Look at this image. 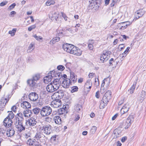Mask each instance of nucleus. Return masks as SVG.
Instances as JSON below:
<instances>
[{
    "mask_svg": "<svg viewBox=\"0 0 146 146\" xmlns=\"http://www.w3.org/2000/svg\"><path fill=\"white\" fill-rule=\"evenodd\" d=\"M58 79L54 80L52 82L46 86L47 91L49 92H52L58 90L60 86L61 82Z\"/></svg>",
    "mask_w": 146,
    "mask_h": 146,
    "instance_id": "nucleus-1",
    "label": "nucleus"
},
{
    "mask_svg": "<svg viewBox=\"0 0 146 146\" xmlns=\"http://www.w3.org/2000/svg\"><path fill=\"white\" fill-rule=\"evenodd\" d=\"M128 104H126L124 105L121 110V115L124 113H127L129 109Z\"/></svg>",
    "mask_w": 146,
    "mask_h": 146,
    "instance_id": "nucleus-19",
    "label": "nucleus"
},
{
    "mask_svg": "<svg viewBox=\"0 0 146 146\" xmlns=\"http://www.w3.org/2000/svg\"><path fill=\"white\" fill-rule=\"evenodd\" d=\"M36 123V119L33 117H31L26 122V123H29V125L31 126H35Z\"/></svg>",
    "mask_w": 146,
    "mask_h": 146,
    "instance_id": "nucleus-18",
    "label": "nucleus"
},
{
    "mask_svg": "<svg viewBox=\"0 0 146 146\" xmlns=\"http://www.w3.org/2000/svg\"><path fill=\"white\" fill-rule=\"evenodd\" d=\"M111 91H107L102 100L103 102L106 104H107L111 98Z\"/></svg>",
    "mask_w": 146,
    "mask_h": 146,
    "instance_id": "nucleus-6",
    "label": "nucleus"
},
{
    "mask_svg": "<svg viewBox=\"0 0 146 146\" xmlns=\"http://www.w3.org/2000/svg\"><path fill=\"white\" fill-rule=\"evenodd\" d=\"M70 83V79L68 78H65L63 80L62 83V86L64 88H67L69 87Z\"/></svg>",
    "mask_w": 146,
    "mask_h": 146,
    "instance_id": "nucleus-13",
    "label": "nucleus"
},
{
    "mask_svg": "<svg viewBox=\"0 0 146 146\" xmlns=\"http://www.w3.org/2000/svg\"><path fill=\"white\" fill-rule=\"evenodd\" d=\"M31 134L29 133H25V137L26 138H28L29 137H31Z\"/></svg>",
    "mask_w": 146,
    "mask_h": 146,
    "instance_id": "nucleus-60",
    "label": "nucleus"
},
{
    "mask_svg": "<svg viewBox=\"0 0 146 146\" xmlns=\"http://www.w3.org/2000/svg\"><path fill=\"white\" fill-rule=\"evenodd\" d=\"M114 59L113 58H111L109 60V62L110 65H113V63L114 62Z\"/></svg>",
    "mask_w": 146,
    "mask_h": 146,
    "instance_id": "nucleus-61",
    "label": "nucleus"
},
{
    "mask_svg": "<svg viewBox=\"0 0 146 146\" xmlns=\"http://www.w3.org/2000/svg\"><path fill=\"white\" fill-rule=\"evenodd\" d=\"M34 48L35 44L33 43H31L29 45L27 51L28 53L31 52L34 50Z\"/></svg>",
    "mask_w": 146,
    "mask_h": 146,
    "instance_id": "nucleus-31",
    "label": "nucleus"
},
{
    "mask_svg": "<svg viewBox=\"0 0 146 146\" xmlns=\"http://www.w3.org/2000/svg\"><path fill=\"white\" fill-rule=\"evenodd\" d=\"M44 136L42 133L38 132L36 133L34 137L37 139H38Z\"/></svg>",
    "mask_w": 146,
    "mask_h": 146,
    "instance_id": "nucleus-34",
    "label": "nucleus"
},
{
    "mask_svg": "<svg viewBox=\"0 0 146 146\" xmlns=\"http://www.w3.org/2000/svg\"><path fill=\"white\" fill-rule=\"evenodd\" d=\"M118 48L119 50H122L124 48L125 46L123 44H121L119 45Z\"/></svg>",
    "mask_w": 146,
    "mask_h": 146,
    "instance_id": "nucleus-57",
    "label": "nucleus"
},
{
    "mask_svg": "<svg viewBox=\"0 0 146 146\" xmlns=\"http://www.w3.org/2000/svg\"><path fill=\"white\" fill-rule=\"evenodd\" d=\"M15 131L14 130L11 128L9 130L7 131V134L8 135V137H11L13 136L15 134Z\"/></svg>",
    "mask_w": 146,
    "mask_h": 146,
    "instance_id": "nucleus-32",
    "label": "nucleus"
},
{
    "mask_svg": "<svg viewBox=\"0 0 146 146\" xmlns=\"http://www.w3.org/2000/svg\"><path fill=\"white\" fill-rule=\"evenodd\" d=\"M146 92L144 90H142L141 92L140 96L138 100L141 103L144 100Z\"/></svg>",
    "mask_w": 146,
    "mask_h": 146,
    "instance_id": "nucleus-26",
    "label": "nucleus"
},
{
    "mask_svg": "<svg viewBox=\"0 0 146 146\" xmlns=\"http://www.w3.org/2000/svg\"><path fill=\"white\" fill-rule=\"evenodd\" d=\"M9 100L8 98H5L4 97L2 98L0 101V108H4Z\"/></svg>",
    "mask_w": 146,
    "mask_h": 146,
    "instance_id": "nucleus-14",
    "label": "nucleus"
},
{
    "mask_svg": "<svg viewBox=\"0 0 146 146\" xmlns=\"http://www.w3.org/2000/svg\"><path fill=\"white\" fill-rule=\"evenodd\" d=\"M125 22V25H126V27H127L128 26H129L132 23V21L131 22L129 21H126L125 22Z\"/></svg>",
    "mask_w": 146,
    "mask_h": 146,
    "instance_id": "nucleus-63",
    "label": "nucleus"
},
{
    "mask_svg": "<svg viewBox=\"0 0 146 146\" xmlns=\"http://www.w3.org/2000/svg\"><path fill=\"white\" fill-rule=\"evenodd\" d=\"M136 85V83L135 84H133L131 86L130 89V92L131 94H132L133 93L134 90L135 88V86Z\"/></svg>",
    "mask_w": 146,
    "mask_h": 146,
    "instance_id": "nucleus-43",
    "label": "nucleus"
},
{
    "mask_svg": "<svg viewBox=\"0 0 146 146\" xmlns=\"http://www.w3.org/2000/svg\"><path fill=\"white\" fill-rule=\"evenodd\" d=\"M92 86V83L90 80H88L85 83L84 87L85 88L88 89V91H90Z\"/></svg>",
    "mask_w": 146,
    "mask_h": 146,
    "instance_id": "nucleus-25",
    "label": "nucleus"
},
{
    "mask_svg": "<svg viewBox=\"0 0 146 146\" xmlns=\"http://www.w3.org/2000/svg\"><path fill=\"white\" fill-rule=\"evenodd\" d=\"M82 109V106L81 105L78 104L75 106L74 107V110L77 112H79L81 111V110Z\"/></svg>",
    "mask_w": 146,
    "mask_h": 146,
    "instance_id": "nucleus-35",
    "label": "nucleus"
},
{
    "mask_svg": "<svg viewBox=\"0 0 146 146\" xmlns=\"http://www.w3.org/2000/svg\"><path fill=\"white\" fill-rule=\"evenodd\" d=\"M58 70H63L65 69V67L62 65H59L57 67Z\"/></svg>",
    "mask_w": 146,
    "mask_h": 146,
    "instance_id": "nucleus-54",
    "label": "nucleus"
},
{
    "mask_svg": "<svg viewBox=\"0 0 146 146\" xmlns=\"http://www.w3.org/2000/svg\"><path fill=\"white\" fill-rule=\"evenodd\" d=\"M36 27V25L35 24L33 25L28 27V30L29 31H31L33 29H35Z\"/></svg>",
    "mask_w": 146,
    "mask_h": 146,
    "instance_id": "nucleus-51",
    "label": "nucleus"
},
{
    "mask_svg": "<svg viewBox=\"0 0 146 146\" xmlns=\"http://www.w3.org/2000/svg\"><path fill=\"white\" fill-rule=\"evenodd\" d=\"M125 22H123L118 23L117 25V28L120 30H123L126 28Z\"/></svg>",
    "mask_w": 146,
    "mask_h": 146,
    "instance_id": "nucleus-23",
    "label": "nucleus"
},
{
    "mask_svg": "<svg viewBox=\"0 0 146 146\" xmlns=\"http://www.w3.org/2000/svg\"><path fill=\"white\" fill-rule=\"evenodd\" d=\"M97 129V127H96L95 126H92L91 129V133L92 134H94L96 132Z\"/></svg>",
    "mask_w": 146,
    "mask_h": 146,
    "instance_id": "nucleus-44",
    "label": "nucleus"
},
{
    "mask_svg": "<svg viewBox=\"0 0 146 146\" xmlns=\"http://www.w3.org/2000/svg\"><path fill=\"white\" fill-rule=\"evenodd\" d=\"M14 123L16 128L19 132L25 130V127L23 125V122L14 121Z\"/></svg>",
    "mask_w": 146,
    "mask_h": 146,
    "instance_id": "nucleus-10",
    "label": "nucleus"
},
{
    "mask_svg": "<svg viewBox=\"0 0 146 146\" xmlns=\"http://www.w3.org/2000/svg\"><path fill=\"white\" fill-rule=\"evenodd\" d=\"M57 92L58 93L59 95V96H58L59 98H60V99L62 98L64 96V93L62 90H59L58 92Z\"/></svg>",
    "mask_w": 146,
    "mask_h": 146,
    "instance_id": "nucleus-41",
    "label": "nucleus"
},
{
    "mask_svg": "<svg viewBox=\"0 0 146 146\" xmlns=\"http://www.w3.org/2000/svg\"><path fill=\"white\" fill-rule=\"evenodd\" d=\"M58 113L59 115L64 114L65 116L68 113V109L66 106H64L63 108L59 109Z\"/></svg>",
    "mask_w": 146,
    "mask_h": 146,
    "instance_id": "nucleus-16",
    "label": "nucleus"
},
{
    "mask_svg": "<svg viewBox=\"0 0 146 146\" xmlns=\"http://www.w3.org/2000/svg\"><path fill=\"white\" fill-rule=\"evenodd\" d=\"M16 118L14 121L23 122V114L21 112L17 113L16 115Z\"/></svg>",
    "mask_w": 146,
    "mask_h": 146,
    "instance_id": "nucleus-21",
    "label": "nucleus"
},
{
    "mask_svg": "<svg viewBox=\"0 0 146 146\" xmlns=\"http://www.w3.org/2000/svg\"><path fill=\"white\" fill-rule=\"evenodd\" d=\"M40 110L38 108H35L33 110V111L35 114H38L40 111Z\"/></svg>",
    "mask_w": 146,
    "mask_h": 146,
    "instance_id": "nucleus-46",
    "label": "nucleus"
},
{
    "mask_svg": "<svg viewBox=\"0 0 146 146\" xmlns=\"http://www.w3.org/2000/svg\"><path fill=\"white\" fill-rule=\"evenodd\" d=\"M51 126L49 125L40 126V129L46 135H49L52 132Z\"/></svg>",
    "mask_w": 146,
    "mask_h": 146,
    "instance_id": "nucleus-7",
    "label": "nucleus"
},
{
    "mask_svg": "<svg viewBox=\"0 0 146 146\" xmlns=\"http://www.w3.org/2000/svg\"><path fill=\"white\" fill-rule=\"evenodd\" d=\"M27 82L28 84L31 87H35L36 85V81L32 79L28 80Z\"/></svg>",
    "mask_w": 146,
    "mask_h": 146,
    "instance_id": "nucleus-24",
    "label": "nucleus"
},
{
    "mask_svg": "<svg viewBox=\"0 0 146 146\" xmlns=\"http://www.w3.org/2000/svg\"><path fill=\"white\" fill-rule=\"evenodd\" d=\"M58 13H54L52 15V16L51 17L52 19H54L56 20L58 18Z\"/></svg>",
    "mask_w": 146,
    "mask_h": 146,
    "instance_id": "nucleus-45",
    "label": "nucleus"
},
{
    "mask_svg": "<svg viewBox=\"0 0 146 146\" xmlns=\"http://www.w3.org/2000/svg\"><path fill=\"white\" fill-rule=\"evenodd\" d=\"M17 29L16 28H14L11 31H9V34H11V36H14L17 31Z\"/></svg>",
    "mask_w": 146,
    "mask_h": 146,
    "instance_id": "nucleus-36",
    "label": "nucleus"
},
{
    "mask_svg": "<svg viewBox=\"0 0 146 146\" xmlns=\"http://www.w3.org/2000/svg\"><path fill=\"white\" fill-rule=\"evenodd\" d=\"M33 36L36 40L38 41H39L40 40H42L43 39V38L42 36H37L36 34L34 35H33Z\"/></svg>",
    "mask_w": 146,
    "mask_h": 146,
    "instance_id": "nucleus-48",
    "label": "nucleus"
},
{
    "mask_svg": "<svg viewBox=\"0 0 146 146\" xmlns=\"http://www.w3.org/2000/svg\"><path fill=\"white\" fill-rule=\"evenodd\" d=\"M70 79L71 80L74 82H76L77 79L76 78L74 75H71L70 76Z\"/></svg>",
    "mask_w": 146,
    "mask_h": 146,
    "instance_id": "nucleus-55",
    "label": "nucleus"
},
{
    "mask_svg": "<svg viewBox=\"0 0 146 146\" xmlns=\"http://www.w3.org/2000/svg\"><path fill=\"white\" fill-rule=\"evenodd\" d=\"M23 114L24 115L26 119H27L31 117V110H26L23 111Z\"/></svg>",
    "mask_w": 146,
    "mask_h": 146,
    "instance_id": "nucleus-27",
    "label": "nucleus"
},
{
    "mask_svg": "<svg viewBox=\"0 0 146 146\" xmlns=\"http://www.w3.org/2000/svg\"><path fill=\"white\" fill-rule=\"evenodd\" d=\"M27 145H35V146H41V145L37 144V143L36 141L33 140L31 139H29L27 141Z\"/></svg>",
    "mask_w": 146,
    "mask_h": 146,
    "instance_id": "nucleus-22",
    "label": "nucleus"
},
{
    "mask_svg": "<svg viewBox=\"0 0 146 146\" xmlns=\"http://www.w3.org/2000/svg\"><path fill=\"white\" fill-rule=\"evenodd\" d=\"M53 119L56 124H60L61 123L62 120L61 118L59 116H55L53 118Z\"/></svg>",
    "mask_w": 146,
    "mask_h": 146,
    "instance_id": "nucleus-28",
    "label": "nucleus"
},
{
    "mask_svg": "<svg viewBox=\"0 0 146 146\" xmlns=\"http://www.w3.org/2000/svg\"><path fill=\"white\" fill-rule=\"evenodd\" d=\"M113 134L115 135V137L116 138L119 137L122 135L121 131L117 129H115L113 131Z\"/></svg>",
    "mask_w": 146,
    "mask_h": 146,
    "instance_id": "nucleus-29",
    "label": "nucleus"
},
{
    "mask_svg": "<svg viewBox=\"0 0 146 146\" xmlns=\"http://www.w3.org/2000/svg\"><path fill=\"white\" fill-rule=\"evenodd\" d=\"M55 3V1L53 0H48L46 3V5L49 6L51 5H54Z\"/></svg>",
    "mask_w": 146,
    "mask_h": 146,
    "instance_id": "nucleus-38",
    "label": "nucleus"
},
{
    "mask_svg": "<svg viewBox=\"0 0 146 146\" xmlns=\"http://www.w3.org/2000/svg\"><path fill=\"white\" fill-rule=\"evenodd\" d=\"M16 5V4L15 3H13L10 5L7 9L8 11H11L14 8Z\"/></svg>",
    "mask_w": 146,
    "mask_h": 146,
    "instance_id": "nucleus-53",
    "label": "nucleus"
},
{
    "mask_svg": "<svg viewBox=\"0 0 146 146\" xmlns=\"http://www.w3.org/2000/svg\"><path fill=\"white\" fill-rule=\"evenodd\" d=\"M60 38L59 37H56L53 38L50 42V44H53L56 42H58L60 40Z\"/></svg>",
    "mask_w": 146,
    "mask_h": 146,
    "instance_id": "nucleus-30",
    "label": "nucleus"
},
{
    "mask_svg": "<svg viewBox=\"0 0 146 146\" xmlns=\"http://www.w3.org/2000/svg\"><path fill=\"white\" fill-rule=\"evenodd\" d=\"M58 93L57 92H56L54 93L52 96V99H54L55 100H57L58 99L60 98H59Z\"/></svg>",
    "mask_w": 146,
    "mask_h": 146,
    "instance_id": "nucleus-40",
    "label": "nucleus"
},
{
    "mask_svg": "<svg viewBox=\"0 0 146 146\" xmlns=\"http://www.w3.org/2000/svg\"><path fill=\"white\" fill-rule=\"evenodd\" d=\"M71 54L76 56H80L82 54V51L78 47L74 46Z\"/></svg>",
    "mask_w": 146,
    "mask_h": 146,
    "instance_id": "nucleus-12",
    "label": "nucleus"
},
{
    "mask_svg": "<svg viewBox=\"0 0 146 146\" xmlns=\"http://www.w3.org/2000/svg\"><path fill=\"white\" fill-rule=\"evenodd\" d=\"M74 46L71 44L66 43L63 44L62 47L65 51L71 54Z\"/></svg>",
    "mask_w": 146,
    "mask_h": 146,
    "instance_id": "nucleus-9",
    "label": "nucleus"
},
{
    "mask_svg": "<svg viewBox=\"0 0 146 146\" xmlns=\"http://www.w3.org/2000/svg\"><path fill=\"white\" fill-rule=\"evenodd\" d=\"M95 96L97 98H98L100 97V91H98L96 92V94L95 95Z\"/></svg>",
    "mask_w": 146,
    "mask_h": 146,
    "instance_id": "nucleus-62",
    "label": "nucleus"
},
{
    "mask_svg": "<svg viewBox=\"0 0 146 146\" xmlns=\"http://www.w3.org/2000/svg\"><path fill=\"white\" fill-rule=\"evenodd\" d=\"M40 78V74H36L34 75L32 78V79L36 81L38 80Z\"/></svg>",
    "mask_w": 146,
    "mask_h": 146,
    "instance_id": "nucleus-39",
    "label": "nucleus"
},
{
    "mask_svg": "<svg viewBox=\"0 0 146 146\" xmlns=\"http://www.w3.org/2000/svg\"><path fill=\"white\" fill-rule=\"evenodd\" d=\"M61 14H62V15L63 18H64L65 21H68V19H69L68 17L66 15V14L64 13L63 12H61Z\"/></svg>",
    "mask_w": 146,
    "mask_h": 146,
    "instance_id": "nucleus-52",
    "label": "nucleus"
},
{
    "mask_svg": "<svg viewBox=\"0 0 146 146\" xmlns=\"http://www.w3.org/2000/svg\"><path fill=\"white\" fill-rule=\"evenodd\" d=\"M111 54V52L110 51H104L100 57V60L101 62H104L107 61L109 58Z\"/></svg>",
    "mask_w": 146,
    "mask_h": 146,
    "instance_id": "nucleus-5",
    "label": "nucleus"
},
{
    "mask_svg": "<svg viewBox=\"0 0 146 146\" xmlns=\"http://www.w3.org/2000/svg\"><path fill=\"white\" fill-rule=\"evenodd\" d=\"M78 88L76 86H73L72 88V90H71V92L72 93H74L75 92H76L78 91Z\"/></svg>",
    "mask_w": 146,
    "mask_h": 146,
    "instance_id": "nucleus-49",
    "label": "nucleus"
},
{
    "mask_svg": "<svg viewBox=\"0 0 146 146\" xmlns=\"http://www.w3.org/2000/svg\"><path fill=\"white\" fill-rule=\"evenodd\" d=\"M134 117L133 115H130L127 119L125 121L120 123L121 127H123L125 129H127L131 126L134 121Z\"/></svg>",
    "mask_w": 146,
    "mask_h": 146,
    "instance_id": "nucleus-2",
    "label": "nucleus"
},
{
    "mask_svg": "<svg viewBox=\"0 0 146 146\" xmlns=\"http://www.w3.org/2000/svg\"><path fill=\"white\" fill-rule=\"evenodd\" d=\"M6 131L4 130L3 128L0 129V134L1 136H3V134Z\"/></svg>",
    "mask_w": 146,
    "mask_h": 146,
    "instance_id": "nucleus-56",
    "label": "nucleus"
},
{
    "mask_svg": "<svg viewBox=\"0 0 146 146\" xmlns=\"http://www.w3.org/2000/svg\"><path fill=\"white\" fill-rule=\"evenodd\" d=\"M55 73V71L54 70H53L50 71L48 74L50 75V76H51L52 78H55V77L56 76Z\"/></svg>",
    "mask_w": 146,
    "mask_h": 146,
    "instance_id": "nucleus-50",
    "label": "nucleus"
},
{
    "mask_svg": "<svg viewBox=\"0 0 146 146\" xmlns=\"http://www.w3.org/2000/svg\"><path fill=\"white\" fill-rule=\"evenodd\" d=\"M94 74L93 73H90L88 75V77L89 78H92L94 76Z\"/></svg>",
    "mask_w": 146,
    "mask_h": 146,
    "instance_id": "nucleus-64",
    "label": "nucleus"
},
{
    "mask_svg": "<svg viewBox=\"0 0 146 146\" xmlns=\"http://www.w3.org/2000/svg\"><path fill=\"white\" fill-rule=\"evenodd\" d=\"M52 76L48 74V75L44 77V82L45 83H47L48 82L50 81L52 79Z\"/></svg>",
    "mask_w": 146,
    "mask_h": 146,
    "instance_id": "nucleus-33",
    "label": "nucleus"
},
{
    "mask_svg": "<svg viewBox=\"0 0 146 146\" xmlns=\"http://www.w3.org/2000/svg\"><path fill=\"white\" fill-rule=\"evenodd\" d=\"M14 117V115L12 111H10L8 114V115L6 118L9 119H11Z\"/></svg>",
    "mask_w": 146,
    "mask_h": 146,
    "instance_id": "nucleus-42",
    "label": "nucleus"
},
{
    "mask_svg": "<svg viewBox=\"0 0 146 146\" xmlns=\"http://www.w3.org/2000/svg\"><path fill=\"white\" fill-rule=\"evenodd\" d=\"M145 11L143 9H139L136 11L135 17L133 21H135L142 17L145 13Z\"/></svg>",
    "mask_w": 146,
    "mask_h": 146,
    "instance_id": "nucleus-8",
    "label": "nucleus"
},
{
    "mask_svg": "<svg viewBox=\"0 0 146 146\" xmlns=\"http://www.w3.org/2000/svg\"><path fill=\"white\" fill-rule=\"evenodd\" d=\"M30 100L33 102L35 106H37L39 102L38 99V95L35 92L30 93L29 95Z\"/></svg>",
    "mask_w": 146,
    "mask_h": 146,
    "instance_id": "nucleus-3",
    "label": "nucleus"
},
{
    "mask_svg": "<svg viewBox=\"0 0 146 146\" xmlns=\"http://www.w3.org/2000/svg\"><path fill=\"white\" fill-rule=\"evenodd\" d=\"M3 123L4 126L5 127H9L11 126L13 122L11 119L6 118L4 119Z\"/></svg>",
    "mask_w": 146,
    "mask_h": 146,
    "instance_id": "nucleus-15",
    "label": "nucleus"
},
{
    "mask_svg": "<svg viewBox=\"0 0 146 146\" xmlns=\"http://www.w3.org/2000/svg\"><path fill=\"white\" fill-rule=\"evenodd\" d=\"M51 112V108L50 107L46 106L42 108L40 111V113L42 116L44 117L50 115Z\"/></svg>",
    "mask_w": 146,
    "mask_h": 146,
    "instance_id": "nucleus-4",
    "label": "nucleus"
},
{
    "mask_svg": "<svg viewBox=\"0 0 146 146\" xmlns=\"http://www.w3.org/2000/svg\"><path fill=\"white\" fill-rule=\"evenodd\" d=\"M61 105V102L58 99L52 101L51 104V106L54 108H58Z\"/></svg>",
    "mask_w": 146,
    "mask_h": 146,
    "instance_id": "nucleus-11",
    "label": "nucleus"
},
{
    "mask_svg": "<svg viewBox=\"0 0 146 146\" xmlns=\"http://www.w3.org/2000/svg\"><path fill=\"white\" fill-rule=\"evenodd\" d=\"M15 14L16 12L15 11H13L11 12L9 16L10 17H13Z\"/></svg>",
    "mask_w": 146,
    "mask_h": 146,
    "instance_id": "nucleus-59",
    "label": "nucleus"
},
{
    "mask_svg": "<svg viewBox=\"0 0 146 146\" xmlns=\"http://www.w3.org/2000/svg\"><path fill=\"white\" fill-rule=\"evenodd\" d=\"M97 2L96 1H91L89 6V8L93 11H95L97 9Z\"/></svg>",
    "mask_w": 146,
    "mask_h": 146,
    "instance_id": "nucleus-17",
    "label": "nucleus"
},
{
    "mask_svg": "<svg viewBox=\"0 0 146 146\" xmlns=\"http://www.w3.org/2000/svg\"><path fill=\"white\" fill-rule=\"evenodd\" d=\"M128 52H129L125 50L123 53L120 55V57H121V58L123 59L124 57H125L127 56V54Z\"/></svg>",
    "mask_w": 146,
    "mask_h": 146,
    "instance_id": "nucleus-47",
    "label": "nucleus"
},
{
    "mask_svg": "<svg viewBox=\"0 0 146 146\" xmlns=\"http://www.w3.org/2000/svg\"><path fill=\"white\" fill-rule=\"evenodd\" d=\"M55 74L56 76L55 77V78L54 79V80L58 79L59 81H59L61 78L62 76L61 74L60 73L57 72H55Z\"/></svg>",
    "mask_w": 146,
    "mask_h": 146,
    "instance_id": "nucleus-37",
    "label": "nucleus"
},
{
    "mask_svg": "<svg viewBox=\"0 0 146 146\" xmlns=\"http://www.w3.org/2000/svg\"><path fill=\"white\" fill-rule=\"evenodd\" d=\"M88 47L89 48L90 50H92L93 49V44H92L89 43L88 45Z\"/></svg>",
    "mask_w": 146,
    "mask_h": 146,
    "instance_id": "nucleus-58",
    "label": "nucleus"
},
{
    "mask_svg": "<svg viewBox=\"0 0 146 146\" xmlns=\"http://www.w3.org/2000/svg\"><path fill=\"white\" fill-rule=\"evenodd\" d=\"M21 106L24 109H26L30 108L31 106L29 102L26 101H25L21 103Z\"/></svg>",
    "mask_w": 146,
    "mask_h": 146,
    "instance_id": "nucleus-20",
    "label": "nucleus"
}]
</instances>
